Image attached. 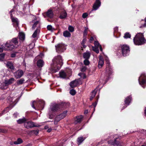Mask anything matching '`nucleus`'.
<instances>
[{"label":"nucleus","instance_id":"1","mask_svg":"<svg viewBox=\"0 0 146 146\" xmlns=\"http://www.w3.org/2000/svg\"><path fill=\"white\" fill-rule=\"evenodd\" d=\"M62 59L61 56L58 55L55 56L52 60L51 66L54 72H56L59 70L63 65Z\"/></svg>","mask_w":146,"mask_h":146},{"label":"nucleus","instance_id":"2","mask_svg":"<svg viewBox=\"0 0 146 146\" xmlns=\"http://www.w3.org/2000/svg\"><path fill=\"white\" fill-rule=\"evenodd\" d=\"M133 41L135 44L141 45L145 43L146 40L144 37L143 34L138 33L134 38Z\"/></svg>","mask_w":146,"mask_h":146},{"label":"nucleus","instance_id":"3","mask_svg":"<svg viewBox=\"0 0 146 146\" xmlns=\"http://www.w3.org/2000/svg\"><path fill=\"white\" fill-rule=\"evenodd\" d=\"M121 51L123 55L126 56L129 54L130 52L129 47L126 45H123L121 46Z\"/></svg>","mask_w":146,"mask_h":146},{"label":"nucleus","instance_id":"4","mask_svg":"<svg viewBox=\"0 0 146 146\" xmlns=\"http://www.w3.org/2000/svg\"><path fill=\"white\" fill-rule=\"evenodd\" d=\"M25 127L27 129L32 128L34 127L39 126L38 125H35V123L31 121L26 122L24 123Z\"/></svg>","mask_w":146,"mask_h":146},{"label":"nucleus","instance_id":"5","mask_svg":"<svg viewBox=\"0 0 146 146\" xmlns=\"http://www.w3.org/2000/svg\"><path fill=\"white\" fill-rule=\"evenodd\" d=\"M67 111H64L62 113L57 115L55 118L54 119V123L56 124L62 119L64 118L67 115Z\"/></svg>","mask_w":146,"mask_h":146},{"label":"nucleus","instance_id":"6","mask_svg":"<svg viewBox=\"0 0 146 146\" xmlns=\"http://www.w3.org/2000/svg\"><path fill=\"white\" fill-rule=\"evenodd\" d=\"M59 104L52 103L50 106V109L52 112H55L59 111L60 109Z\"/></svg>","mask_w":146,"mask_h":146},{"label":"nucleus","instance_id":"7","mask_svg":"<svg viewBox=\"0 0 146 146\" xmlns=\"http://www.w3.org/2000/svg\"><path fill=\"white\" fill-rule=\"evenodd\" d=\"M55 47L57 52L59 53L63 52L66 49L65 46L62 44H58L55 46Z\"/></svg>","mask_w":146,"mask_h":146},{"label":"nucleus","instance_id":"8","mask_svg":"<svg viewBox=\"0 0 146 146\" xmlns=\"http://www.w3.org/2000/svg\"><path fill=\"white\" fill-rule=\"evenodd\" d=\"M139 82L140 84H143L146 81V75L145 73H142L139 77Z\"/></svg>","mask_w":146,"mask_h":146},{"label":"nucleus","instance_id":"9","mask_svg":"<svg viewBox=\"0 0 146 146\" xmlns=\"http://www.w3.org/2000/svg\"><path fill=\"white\" fill-rule=\"evenodd\" d=\"M23 74L24 73L23 71L21 70H18L14 72L13 74L14 76L16 79L20 78L23 76Z\"/></svg>","mask_w":146,"mask_h":146},{"label":"nucleus","instance_id":"10","mask_svg":"<svg viewBox=\"0 0 146 146\" xmlns=\"http://www.w3.org/2000/svg\"><path fill=\"white\" fill-rule=\"evenodd\" d=\"M5 45V46L7 48V49L10 50H12L15 48V46L10 41L9 42H7Z\"/></svg>","mask_w":146,"mask_h":146},{"label":"nucleus","instance_id":"11","mask_svg":"<svg viewBox=\"0 0 146 146\" xmlns=\"http://www.w3.org/2000/svg\"><path fill=\"white\" fill-rule=\"evenodd\" d=\"M80 80L79 79H76L74 81L71 82L70 83V86L72 88L76 87L78 84Z\"/></svg>","mask_w":146,"mask_h":146},{"label":"nucleus","instance_id":"12","mask_svg":"<svg viewBox=\"0 0 146 146\" xmlns=\"http://www.w3.org/2000/svg\"><path fill=\"white\" fill-rule=\"evenodd\" d=\"M117 138H115L114 140V141L111 142V141H108V143L109 144H111V145H116L118 146H121L122 145V142L121 141H116Z\"/></svg>","mask_w":146,"mask_h":146},{"label":"nucleus","instance_id":"13","mask_svg":"<svg viewBox=\"0 0 146 146\" xmlns=\"http://www.w3.org/2000/svg\"><path fill=\"white\" fill-rule=\"evenodd\" d=\"M101 3V2L99 0H96L93 6V9L95 10H97L100 6Z\"/></svg>","mask_w":146,"mask_h":146},{"label":"nucleus","instance_id":"14","mask_svg":"<svg viewBox=\"0 0 146 146\" xmlns=\"http://www.w3.org/2000/svg\"><path fill=\"white\" fill-rule=\"evenodd\" d=\"M18 39V37L14 38H13L10 41L15 46V47H17L19 45Z\"/></svg>","mask_w":146,"mask_h":146},{"label":"nucleus","instance_id":"15","mask_svg":"<svg viewBox=\"0 0 146 146\" xmlns=\"http://www.w3.org/2000/svg\"><path fill=\"white\" fill-rule=\"evenodd\" d=\"M67 15V13L64 10L61 12L59 18L61 19H64L66 17Z\"/></svg>","mask_w":146,"mask_h":146},{"label":"nucleus","instance_id":"16","mask_svg":"<svg viewBox=\"0 0 146 146\" xmlns=\"http://www.w3.org/2000/svg\"><path fill=\"white\" fill-rule=\"evenodd\" d=\"M106 70L107 73L108 74H111L112 72V69L110 67L109 63L107 64Z\"/></svg>","mask_w":146,"mask_h":146},{"label":"nucleus","instance_id":"17","mask_svg":"<svg viewBox=\"0 0 146 146\" xmlns=\"http://www.w3.org/2000/svg\"><path fill=\"white\" fill-rule=\"evenodd\" d=\"M18 36L19 37V39L20 40V42H23L25 39V35L23 33H19Z\"/></svg>","mask_w":146,"mask_h":146},{"label":"nucleus","instance_id":"18","mask_svg":"<svg viewBox=\"0 0 146 146\" xmlns=\"http://www.w3.org/2000/svg\"><path fill=\"white\" fill-rule=\"evenodd\" d=\"M83 116L82 115L77 116L76 117L75 121L74 122L75 124L80 122L82 120Z\"/></svg>","mask_w":146,"mask_h":146},{"label":"nucleus","instance_id":"19","mask_svg":"<svg viewBox=\"0 0 146 146\" xmlns=\"http://www.w3.org/2000/svg\"><path fill=\"white\" fill-rule=\"evenodd\" d=\"M104 64V60L103 58L101 57L99 58V60L98 67L99 68H100L103 66Z\"/></svg>","mask_w":146,"mask_h":146},{"label":"nucleus","instance_id":"20","mask_svg":"<svg viewBox=\"0 0 146 146\" xmlns=\"http://www.w3.org/2000/svg\"><path fill=\"white\" fill-rule=\"evenodd\" d=\"M15 80V79L14 78H11L8 80H5V83L7 85H9L13 83L14 81Z\"/></svg>","mask_w":146,"mask_h":146},{"label":"nucleus","instance_id":"21","mask_svg":"<svg viewBox=\"0 0 146 146\" xmlns=\"http://www.w3.org/2000/svg\"><path fill=\"white\" fill-rule=\"evenodd\" d=\"M47 16L50 18H52L53 16V14L52 10H48L46 13Z\"/></svg>","mask_w":146,"mask_h":146},{"label":"nucleus","instance_id":"22","mask_svg":"<svg viewBox=\"0 0 146 146\" xmlns=\"http://www.w3.org/2000/svg\"><path fill=\"white\" fill-rule=\"evenodd\" d=\"M85 139V138H84L82 137H78L77 139V144L78 145H80Z\"/></svg>","mask_w":146,"mask_h":146},{"label":"nucleus","instance_id":"23","mask_svg":"<svg viewBox=\"0 0 146 146\" xmlns=\"http://www.w3.org/2000/svg\"><path fill=\"white\" fill-rule=\"evenodd\" d=\"M44 62L43 60H38L37 62V66L39 67H42L44 64Z\"/></svg>","mask_w":146,"mask_h":146},{"label":"nucleus","instance_id":"24","mask_svg":"<svg viewBox=\"0 0 146 146\" xmlns=\"http://www.w3.org/2000/svg\"><path fill=\"white\" fill-rule=\"evenodd\" d=\"M90 56V53L89 52H86L83 54V57L85 59H88Z\"/></svg>","mask_w":146,"mask_h":146},{"label":"nucleus","instance_id":"25","mask_svg":"<svg viewBox=\"0 0 146 146\" xmlns=\"http://www.w3.org/2000/svg\"><path fill=\"white\" fill-rule=\"evenodd\" d=\"M7 67L11 70L14 69V67L12 63L10 62H8L7 64Z\"/></svg>","mask_w":146,"mask_h":146},{"label":"nucleus","instance_id":"26","mask_svg":"<svg viewBox=\"0 0 146 146\" xmlns=\"http://www.w3.org/2000/svg\"><path fill=\"white\" fill-rule=\"evenodd\" d=\"M60 77L62 78L66 77V74L64 71H61L59 72Z\"/></svg>","mask_w":146,"mask_h":146},{"label":"nucleus","instance_id":"27","mask_svg":"<svg viewBox=\"0 0 146 146\" xmlns=\"http://www.w3.org/2000/svg\"><path fill=\"white\" fill-rule=\"evenodd\" d=\"M27 120L25 118L20 119L17 121V122L18 124H21L23 123H25Z\"/></svg>","mask_w":146,"mask_h":146},{"label":"nucleus","instance_id":"28","mask_svg":"<svg viewBox=\"0 0 146 146\" xmlns=\"http://www.w3.org/2000/svg\"><path fill=\"white\" fill-rule=\"evenodd\" d=\"M131 100V97L130 96L127 97L126 98L125 100V104H127V105H129V103Z\"/></svg>","mask_w":146,"mask_h":146},{"label":"nucleus","instance_id":"29","mask_svg":"<svg viewBox=\"0 0 146 146\" xmlns=\"http://www.w3.org/2000/svg\"><path fill=\"white\" fill-rule=\"evenodd\" d=\"M25 81L24 79L23 78H21L17 81V83L18 85H21L24 83Z\"/></svg>","mask_w":146,"mask_h":146},{"label":"nucleus","instance_id":"30","mask_svg":"<svg viewBox=\"0 0 146 146\" xmlns=\"http://www.w3.org/2000/svg\"><path fill=\"white\" fill-rule=\"evenodd\" d=\"M40 24L39 21H36L35 23L33 25L32 27V29H34L37 26L40 27Z\"/></svg>","mask_w":146,"mask_h":146},{"label":"nucleus","instance_id":"31","mask_svg":"<svg viewBox=\"0 0 146 146\" xmlns=\"http://www.w3.org/2000/svg\"><path fill=\"white\" fill-rule=\"evenodd\" d=\"M23 141L21 139L19 138L17 139V141H15L14 142V143L15 145H17L21 143H23Z\"/></svg>","mask_w":146,"mask_h":146},{"label":"nucleus","instance_id":"32","mask_svg":"<svg viewBox=\"0 0 146 146\" xmlns=\"http://www.w3.org/2000/svg\"><path fill=\"white\" fill-rule=\"evenodd\" d=\"M96 92L95 90H93L91 94V96H90V99L91 100H92V99L95 96L96 94Z\"/></svg>","mask_w":146,"mask_h":146},{"label":"nucleus","instance_id":"33","mask_svg":"<svg viewBox=\"0 0 146 146\" xmlns=\"http://www.w3.org/2000/svg\"><path fill=\"white\" fill-rule=\"evenodd\" d=\"M63 35L65 37H70L71 35L70 33L67 31H66L64 32Z\"/></svg>","mask_w":146,"mask_h":146},{"label":"nucleus","instance_id":"34","mask_svg":"<svg viewBox=\"0 0 146 146\" xmlns=\"http://www.w3.org/2000/svg\"><path fill=\"white\" fill-rule=\"evenodd\" d=\"M39 130L38 129L34 130L31 131L29 132V133L31 134L37 135L38 133Z\"/></svg>","mask_w":146,"mask_h":146},{"label":"nucleus","instance_id":"35","mask_svg":"<svg viewBox=\"0 0 146 146\" xmlns=\"http://www.w3.org/2000/svg\"><path fill=\"white\" fill-rule=\"evenodd\" d=\"M86 40V37H84V38L81 43V45L83 46V47L84 48H85L86 47V46L84 45Z\"/></svg>","mask_w":146,"mask_h":146},{"label":"nucleus","instance_id":"36","mask_svg":"<svg viewBox=\"0 0 146 146\" xmlns=\"http://www.w3.org/2000/svg\"><path fill=\"white\" fill-rule=\"evenodd\" d=\"M60 108H65L67 107L66 105L67 104L64 102H62L61 104H59Z\"/></svg>","mask_w":146,"mask_h":146},{"label":"nucleus","instance_id":"37","mask_svg":"<svg viewBox=\"0 0 146 146\" xmlns=\"http://www.w3.org/2000/svg\"><path fill=\"white\" fill-rule=\"evenodd\" d=\"M47 29L51 32L55 30L54 29L52 28V27L51 25H48L47 27Z\"/></svg>","mask_w":146,"mask_h":146},{"label":"nucleus","instance_id":"38","mask_svg":"<svg viewBox=\"0 0 146 146\" xmlns=\"http://www.w3.org/2000/svg\"><path fill=\"white\" fill-rule=\"evenodd\" d=\"M39 31V30L37 29L35 31L33 34L32 36L33 38H35L36 37L37 35V33L38 31Z\"/></svg>","mask_w":146,"mask_h":146},{"label":"nucleus","instance_id":"39","mask_svg":"<svg viewBox=\"0 0 146 146\" xmlns=\"http://www.w3.org/2000/svg\"><path fill=\"white\" fill-rule=\"evenodd\" d=\"M92 49L93 51L97 53H99L98 47H97L92 46Z\"/></svg>","mask_w":146,"mask_h":146},{"label":"nucleus","instance_id":"40","mask_svg":"<svg viewBox=\"0 0 146 146\" xmlns=\"http://www.w3.org/2000/svg\"><path fill=\"white\" fill-rule=\"evenodd\" d=\"M131 36V35L129 33H125L124 37L125 38H130Z\"/></svg>","mask_w":146,"mask_h":146},{"label":"nucleus","instance_id":"41","mask_svg":"<svg viewBox=\"0 0 146 146\" xmlns=\"http://www.w3.org/2000/svg\"><path fill=\"white\" fill-rule=\"evenodd\" d=\"M5 54L4 53L0 54V61H3L4 58Z\"/></svg>","mask_w":146,"mask_h":146},{"label":"nucleus","instance_id":"42","mask_svg":"<svg viewBox=\"0 0 146 146\" xmlns=\"http://www.w3.org/2000/svg\"><path fill=\"white\" fill-rule=\"evenodd\" d=\"M88 28L85 27V29L83 32V37H86V36L87 35V30Z\"/></svg>","mask_w":146,"mask_h":146},{"label":"nucleus","instance_id":"43","mask_svg":"<svg viewBox=\"0 0 146 146\" xmlns=\"http://www.w3.org/2000/svg\"><path fill=\"white\" fill-rule=\"evenodd\" d=\"M84 64L86 65H88L90 64V62L88 59H85L84 61Z\"/></svg>","mask_w":146,"mask_h":146},{"label":"nucleus","instance_id":"44","mask_svg":"<svg viewBox=\"0 0 146 146\" xmlns=\"http://www.w3.org/2000/svg\"><path fill=\"white\" fill-rule=\"evenodd\" d=\"M70 93L71 95H74L76 94V91L74 89H72L70 91Z\"/></svg>","mask_w":146,"mask_h":146},{"label":"nucleus","instance_id":"45","mask_svg":"<svg viewBox=\"0 0 146 146\" xmlns=\"http://www.w3.org/2000/svg\"><path fill=\"white\" fill-rule=\"evenodd\" d=\"M68 29L69 31L71 32H72L74 31V28L71 26H70L69 27Z\"/></svg>","mask_w":146,"mask_h":146},{"label":"nucleus","instance_id":"46","mask_svg":"<svg viewBox=\"0 0 146 146\" xmlns=\"http://www.w3.org/2000/svg\"><path fill=\"white\" fill-rule=\"evenodd\" d=\"M144 20L145 21V23L143 25L140 26L139 27L140 28H141L143 27H146V17L145 18Z\"/></svg>","mask_w":146,"mask_h":146},{"label":"nucleus","instance_id":"47","mask_svg":"<svg viewBox=\"0 0 146 146\" xmlns=\"http://www.w3.org/2000/svg\"><path fill=\"white\" fill-rule=\"evenodd\" d=\"M12 18V21L13 22H15L17 23H18V19L16 18L11 17Z\"/></svg>","mask_w":146,"mask_h":146},{"label":"nucleus","instance_id":"48","mask_svg":"<svg viewBox=\"0 0 146 146\" xmlns=\"http://www.w3.org/2000/svg\"><path fill=\"white\" fill-rule=\"evenodd\" d=\"M94 44L95 45V47H99V46L100 45L99 43L97 41H95L94 42Z\"/></svg>","mask_w":146,"mask_h":146},{"label":"nucleus","instance_id":"49","mask_svg":"<svg viewBox=\"0 0 146 146\" xmlns=\"http://www.w3.org/2000/svg\"><path fill=\"white\" fill-rule=\"evenodd\" d=\"M87 69V68L86 66H82V68L81 69V71L82 72H84Z\"/></svg>","mask_w":146,"mask_h":146},{"label":"nucleus","instance_id":"50","mask_svg":"<svg viewBox=\"0 0 146 146\" xmlns=\"http://www.w3.org/2000/svg\"><path fill=\"white\" fill-rule=\"evenodd\" d=\"M88 16V14L87 13H83L82 14V17L83 18H85L86 17Z\"/></svg>","mask_w":146,"mask_h":146},{"label":"nucleus","instance_id":"51","mask_svg":"<svg viewBox=\"0 0 146 146\" xmlns=\"http://www.w3.org/2000/svg\"><path fill=\"white\" fill-rule=\"evenodd\" d=\"M7 132V131L3 129H0V133H5Z\"/></svg>","mask_w":146,"mask_h":146},{"label":"nucleus","instance_id":"52","mask_svg":"<svg viewBox=\"0 0 146 146\" xmlns=\"http://www.w3.org/2000/svg\"><path fill=\"white\" fill-rule=\"evenodd\" d=\"M14 10L13 9H12L10 12V13L11 15V17H12V13L14 11Z\"/></svg>","mask_w":146,"mask_h":146},{"label":"nucleus","instance_id":"53","mask_svg":"<svg viewBox=\"0 0 146 146\" xmlns=\"http://www.w3.org/2000/svg\"><path fill=\"white\" fill-rule=\"evenodd\" d=\"M97 104V103L96 102H95L92 104V106H94V108H95L96 107ZM94 110H95V108H94Z\"/></svg>","mask_w":146,"mask_h":146},{"label":"nucleus","instance_id":"54","mask_svg":"<svg viewBox=\"0 0 146 146\" xmlns=\"http://www.w3.org/2000/svg\"><path fill=\"white\" fill-rule=\"evenodd\" d=\"M35 102V101H33L32 103V104L31 105V106H32V107L33 108H34V109H35V107L34 106V105L33 104V103L34 102Z\"/></svg>","mask_w":146,"mask_h":146},{"label":"nucleus","instance_id":"55","mask_svg":"<svg viewBox=\"0 0 146 146\" xmlns=\"http://www.w3.org/2000/svg\"><path fill=\"white\" fill-rule=\"evenodd\" d=\"M11 57L12 58H13L16 56V54H11Z\"/></svg>","mask_w":146,"mask_h":146},{"label":"nucleus","instance_id":"56","mask_svg":"<svg viewBox=\"0 0 146 146\" xmlns=\"http://www.w3.org/2000/svg\"><path fill=\"white\" fill-rule=\"evenodd\" d=\"M18 113H15L13 114V116L15 117H17V115Z\"/></svg>","mask_w":146,"mask_h":146},{"label":"nucleus","instance_id":"57","mask_svg":"<svg viewBox=\"0 0 146 146\" xmlns=\"http://www.w3.org/2000/svg\"><path fill=\"white\" fill-rule=\"evenodd\" d=\"M3 51V48L0 47V52H2Z\"/></svg>","mask_w":146,"mask_h":146},{"label":"nucleus","instance_id":"58","mask_svg":"<svg viewBox=\"0 0 146 146\" xmlns=\"http://www.w3.org/2000/svg\"><path fill=\"white\" fill-rule=\"evenodd\" d=\"M93 40H94L93 38L92 37H91L90 39V41H93Z\"/></svg>","mask_w":146,"mask_h":146},{"label":"nucleus","instance_id":"59","mask_svg":"<svg viewBox=\"0 0 146 146\" xmlns=\"http://www.w3.org/2000/svg\"><path fill=\"white\" fill-rule=\"evenodd\" d=\"M52 130V129L51 128H49L48 129L47 132H50Z\"/></svg>","mask_w":146,"mask_h":146},{"label":"nucleus","instance_id":"60","mask_svg":"<svg viewBox=\"0 0 146 146\" xmlns=\"http://www.w3.org/2000/svg\"><path fill=\"white\" fill-rule=\"evenodd\" d=\"M99 47H100V50L101 51H102V47L101 46V45H100L99 46Z\"/></svg>","mask_w":146,"mask_h":146},{"label":"nucleus","instance_id":"61","mask_svg":"<svg viewBox=\"0 0 146 146\" xmlns=\"http://www.w3.org/2000/svg\"><path fill=\"white\" fill-rule=\"evenodd\" d=\"M88 110H85L84 112V114H86L88 113Z\"/></svg>","mask_w":146,"mask_h":146},{"label":"nucleus","instance_id":"62","mask_svg":"<svg viewBox=\"0 0 146 146\" xmlns=\"http://www.w3.org/2000/svg\"><path fill=\"white\" fill-rule=\"evenodd\" d=\"M31 145H32L31 144H29L27 145H26L25 146H31Z\"/></svg>","mask_w":146,"mask_h":146},{"label":"nucleus","instance_id":"63","mask_svg":"<svg viewBox=\"0 0 146 146\" xmlns=\"http://www.w3.org/2000/svg\"><path fill=\"white\" fill-rule=\"evenodd\" d=\"M145 115H146V109L145 111Z\"/></svg>","mask_w":146,"mask_h":146},{"label":"nucleus","instance_id":"64","mask_svg":"<svg viewBox=\"0 0 146 146\" xmlns=\"http://www.w3.org/2000/svg\"><path fill=\"white\" fill-rule=\"evenodd\" d=\"M78 75L79 76H81V73H80L78 74Z\"/></svg>","mask_w":146,"mask_h":146}]
</instances>
